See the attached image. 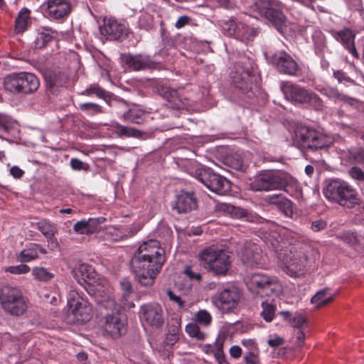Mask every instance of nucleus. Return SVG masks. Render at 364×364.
Instances as JSON below:
<instances>
[{"instance_id": "aec40b11", "label": "nucleus", "mask_w": 364, "mask_h": 364, "mask_svg": "<svg viewBox=\"0 0 364 364\" xmlns=\"http://www.w3.org/2000/svg\"><path fill=\"white\" fill-rule=\"evenodd\" d=\"M156 92L166 100V106L172 109H185L189 105L188 100L181 95L176 89L166 84L159 83L156 87Z\"/></svg>"}, {"instance_id": "c9c22d12", "label": "nucleus", "mask_w": 364, "mask_h": 364, "mask_svg": "<svg viewBox=\"0 0 364 364\" xmlns=\"http://www.w3.org/2000/svg\"><path fill=\"white\" fill-rule=\"evenodd\" d=\"M333 299V296L330 293V289L324 288L311 297V302L319 308L331 302Z\"/></svg>"}, {"instance_id": "79ce46f5", "label": "nucleus", "mask_w": 364, "mask_h": 364, "mask_svg": "<svg viewBox=\"0 0 364 364\" xmlns=\"http://www.w3.org/2000/svg\"><path fill=\"white\" fill-rule=\"evenodd\" d=\"M79 109L90 115H95L103 112L102 107L94 102L81 103L79 105Z\"/></svg>"}, {"instance_id": "338daca9", "label": "nucleus", "mask_w": 364, "mask_h": 364, "mask_svg": "<svg viewBox=\"0 0 364 364\" xmlns=\"http://www.w3.org/2000/svg\"><path fill=\"white\" fill-rule=\"evenodd\" d=\"M161 36L165 48H171L174 46V40L169 36L164 28L161 29Z\"/></svg>"}, {"instance_id": "423d86ee", "label": "nucleus", "mask_w": 364, "mask_h": 364, "mask_svg": "<svg viewBox=\"0 0 364 364\" xmlns=\"http://www.w3.org/2000/svg\"><path fill=\"white\" fill-rule=\"evenodd\" d=\"M294 141L300 149L311 152L326 149L331 144V141L328 136L309 126L303 124L296 126Z\"/></svg>"}, {"instance_id": "a878e982", "label": "nucleus", "mask_w": 364, "mask_h": 364, "mask_svg": "<svg viewBox=\"0 0 364 364\" xmlns=\"http://www.w3.org/2000/svg\"><path fill=\"white\" fill-rule=\"evenodd\" d=\"M309 253V252H301L296 255V258L291 259L286 264L287 274L294 277L304 274L308 263L312 260Z\"/></svg>"}, {"instance_id": "473e14b6", "label": "nucleus", "mask_w": 364, "mask_h": 364, "mask_svg": "<svg viewBox=\"0 0 364 364\" xmlns=\"http://www.w3.org/2000/svg\"><path fill=\"white\" fill-rule=\"evenodd\" d=\"M112 127L115 134L119 137L141 138L144 134V133L139 129L123 126L118 122H114Z\"/></svg>"}, {"instance_id": "f3484780", "label": "nucleus", "mask_w": 364, "mask_h": 364, "mask_svg": "<svg viewBox=\"0 0 364 364\" xmlns=\"http://www.w3.org/2000/svg\"><path fill=\"white\" fill-rule=\"evenodd\" d=\"M104 320V330L112 338H119L127 333V316L119 309H113L112 313L105 316Z\"/></svg>"}, {"instance_id": "de8ad7c7", "label": "nucleus", "mask_w": 364, "mask_h": 364, "mask_svg": "<svg viewBox=\"0 0 364 364\" xmlns=\"http://www.w3.org/2000/svg\"><path fill=\"white\" fill-rule=\"evenodd\" d=\"M323 94L328 97L341 101H346L347 96L339 92L338 89L332 87H327L323 89Z\"/></svg>"}, {"instance_id": "49530a36", "label": "nucleus", "mask_w": 364, "mask_h": 364, "mask_svg": "<svg viewBox=\"0 0 364 364\" xmlns=\"http://www.w3.org/2000/svg\"><path fill=\"white\" fill-rule=\"evenodd\" d=\"M16 121L13 118L4 113H0V129L5 132H9L14 128Z\"/></svg>"}, {"instance_id": "412c9836", "label": "nucleus", "mask_w": 364, "mask_h": 364, "mask_svg": "<svg viewBox=\"0 0 364 364\" xmlns=\"http://www.w3.org/2000/svg\"><path fill=\"white\" fill-rule=\"evenodd\" d=\"M154 262L150 259L149 262L147 260L142 262L139 270V269L135 268L134 255L132 257L130 260L132 272L134 275L135 281L141 287H149L153 286L156 275L161 272V269H159L157 271L154 269Z\"/></svg>"}, {"instance_id": "052dcab7", "label": "nucleus", "mask_w": 364, "mask_h": 364, "mask_svg": "<svg viewBox=\"0 0 364 364\" xmlns=\"http://www.w3.org/2000/svg\"><path fill=\"white\" fill-rule=\"evenodd\" d=\"M351 158L358 164L364 165V147H360L350 153Z\"/></svg>"}, {"instance_id": "393cba45", "label": "nucleus", "mask_w": 364, "mask_h": 364, "mask_svg": "<svg viewBox=\"0 0 364 364\" xmlns=\"http://www.w3.org/2000/svg\"><path fill=\"white\" fill-rule=\"evenodd\" d=\"M43 77L46 88L52 94H57L58 88L65 86L69 80L68 72L60 69L46 70Z\"/></svg>"}, {"instance_id": "0eeeda50", "label": "nucleus", "mask_w": 364, "mask_h": 364, "mask_svg": "<svg viewBox=\"0 0 364 364\" xmlns=\"http://www.w3.org/2000/svg\"><path fill=\"white\" fill-rule=\"evenodd\" d=\"M203 267L215 276L227 275L230 267V257L218 247L210 246L201 250L198 255Z\"/></svg>"}, {"instance_id": "2eb2a0df", "label": "nucleus", "mask_w": 364, "mask_h": 364, "mask_svg": "<svg viewBox=\"0 0 364 364\" xmlns=\"http://www.w3.org/2000/svg\"><path fill=\"white\" fill-rule=\"evenodd\" d=\"M120 60L126 69L134 72L156 70L160 65V63L156 61L151 55L145 53H121Z\"/></svg>"}, {"instance_id": "20e7f679", "label": "nucleus", "mask_w": 364, "mask_h": 364, "mask_svg": "<svg viewBox=\"0 0 364 364\" xmlns=\"http://www.w3.org/2000/svg\"><path fill=\"white\" fill-rule=\"evenodd\" d=\"M73 274L75 279L97 304H101L105 308L114 305V301L109 299L108 295L101 290V287L98 284L95 285L97 274L91 265L81 264L73 270Z\"/></svg>"}, {"instance_id": "680f3d73", "label": "nucleus", "mask_w": 364, "mask_h": 364, "mask_svg": "<svg viewBox=\"0 0 364 364\" xmlns=\"http://www.w3.org/2000/svg\"><path fill=\"white\" fill-rule=\"evenodd\" d=\"M290 322L294 328H300L306 323V318L301 314H296L294 317L290 319Z\"/></svg>"}, {"instance_id": "09e8293b", "label": "nucleus", "mask_w": 364, "mask_h": 364, "mask_svg": "<svg viewBox=\"0 0 364 364\" xmlns=\"http://www.w3.org/2000/svg\"><path fill=\"white\" fill-rule=\"evenodd\" d=\"M196 321L201 325L208 326L212 321V316L208 311L199 310L196 314Z\"/></svg>"}, {"instance_id": "cd10ccee", "label": "nucleus", "mask_w": 364, "mask_h": 364, "mask_svg": "<svg viewBox=\"0 0 364 364\" xmlns=\"http://www.w3.org/2000/svg\"><path fill=\"white\" fill-rule=\"evenodd\" d=\"M268 201L270 204L275 205L277 209L287 218H291L294 215L293 203L291 200L280 195L269 196Z\"/></svg>"}, {"instance_id": "37998d69", "label": "nucleus", "mask_w": 364, "mask_h": 364, "mask_svg": "<svg viewBox=\"0 0 364 364\" xmlns=\"http://www.w3.org/2000/svg\"><path fill=\"white\" fill-rule=\"evenodd\" d=\"M186 332L190 337L194 338L198 341L204 340L205 335L202 332L198 326L195 323H189L186 326Z\"/></svg>"}, {"instance_id": "6ab92c4d", "label": "nucleus", "mask_w": 364, "mask_h": 364, "mask_svg": "<svg viewBox=\"0 0 364 364\" xmlns=\"http://www.w3.org/2000/svg\"><path fill=\"white\" fill-rule=\"evenodd\" d=\"M173 211L178 214H186L198 208V200L193 191L181 188L175 191L174 199L171 202Z\"/></svg>"}, {"instance_id": "9d476101", "label": "nucleus", "mask_w": 364, "mask_h": 364, "mask_svg": "<svg viewBox=\"0 0 364 364\" xmlns=\"http://www.w3.org/2000/svg\"><path fill=\"white\" fill-rule=\"evenodd\" d=\"M67 306L69 311L68 317L74 324H85L92 318V305L75 290L69 292Z\"/></svg>"}, {"instance_id": "e2e57ef3", "label": "nucleus", "mask_w": 364, "mask_h": 364, "mask_svg": "<svg viewBox=\"0 0 364 364\" xmlns=\"http://www.w3.org/2000/svg\"><path fill=\"white\" fill-rule=\"evenodd\" d=\"M73 230L78 234L90 235L85 220L77 222L73 226Z\"/></svg>"}, {"instance_id": "5701e85b", "label": "nucleus", "mask_w": 364, "mask_h": 364, "mask_svg": "<svg viewBox=\"0 0 364 364\" xmlns=\"http://www.w3.org/2000/svg\"><path fill=\"white\" fill-rule=\"evenodd\" d=\"M141 319L154 328H160L164 323V311L157 303L145 304L141 306Z\"/></svg>"}, {"instance_id": "2f4dec72", "label": "nucleus", "mask_w": 364, "mask_h": 364, "mask_svg": "<svg viewBox=\"0 0 364 364\" xmlns=\"http://www.w3.org/2000/svg\"><path fill=\"white\" fill-rule=\"evenodd\" d=\"M314 52L316 55L323 58L324 50L326 48V39L324 34L319 29H314L311 34Z\"/></svg>"}, {"instance_id": "a18cd8bd", "label": "nucleus", "mask_w": 364, "mask_h": 364, "mask_svg": "<svg viewBox=\"0 0 364 364\" xmlns=\"http://www.w3.org/2000/svg\"><path fill=\"white\" fill-rule=\"evenodd\" d=\"M38 252L36 250L32 247V244L29 248L23 250L18 255V258L21 262H31L38 258Z\"/></svg>"}, {"instance_id": "774afa93", "label": "nucleus", "mask_w": 364, "mask_h": 364, "mask_svg": "<svg viewBox=\"0 0 364 364\" xmlns=\"http://www.w3.org/2000/svg\"><path fill=\"white\" fill-rule=\"evenodd\" d=\"M333 77L337 79L339 82H353V80H352L350 77H348L346 73L343 70H336L333 72Z\"/></svg>"}, {"instance_id": "72a5a7b5", "label": "nucleus", "mask_w": 364, "mask_h": 364, "mask_svg": "<svg viewBox=\"0 0 364 364\" xmlns=\"http://www.w3.org/2000/svg\"><path fill=\"white\" fill-rule=\"evenodd\" d=\"M30 14L31 11L26 7L22 8L19 11L15 20L16 33H23L27 29Z\"/></svg>"}, {"instance_id": "a19ab883", "label": "nucleus", "mask_w": 364, "mask_h": 364, "mask_svg": "<svg viewBox=\"0 0 364 364\" xmlns=\"http://www.w3.org/2000/svg\"><path fill=\"white\" fill-rule=\"evenodd\" d=\"M262 311L261 312V316L267 322H271L275 315L276 306L269 303L268 301H262L261 304Z\"/></svg>"}, {"instance_id": "b1692460", "label": "nucleus", "mask_w": 364, "mask_h": 364, "mask_svg": "<svg viewBox=\"0 0 364 364\" xmlns=\"http://www.w3.org/2000/svg\"><path fill=\"white\" fill-rule=\"evenodd\" d=\"M250 285L256 289V293L260 296H271L277 291V280L267 275L254 274L250 279Z\"/></svg>"}, {"instance_id": "1a4fd4ad", "label": "nucleus", "mask_w": 364, "mask_h": 364, "mask_svg": "<svg viewBox=\"0 0 364 364\" xmlns=\"http://www.w3.org/2000/svg\"><path fill=\"white\" fill-rule=\"evenodd\" d=\"M282 91L286 99L295 105L316 110L321 109L323 107V101L317 94L299 85H285L282 87Z\"/></svg>"}, {"instance_id": "c756f323", "label": "nucleus", "mask_w": 364, "mask_h": 364, "mask_svg": "<svg viewBox=\"0 0 364 364\" xmlns=\"http://www.w3.org/2000/svg\"><path fill=\"white\" fill-rule=\"evenodd\" d=\"M56 35L57 31L50 27H43L38 29L34 41L35 48L40 49L45 47Z\"/></svg>"}, {"instance_id": "bf43d9fd", "label": "nucleus", "mask_w": 364, "mask_h": 364, "mask_svg": "<svg viewBox=\"0 0 364 364\" xmlns=\"http://www.w3.org/2000/svg\"><path fill=\"white\" fill-rule=\"evenodd\" d=\"M29 271L30 267L24 264H21L16 266H11L7 268V272L15 274H25Z\"/></svg>"}, {"instance_id": "f8f14e48", "label": "nucleus", "mask_w": 364, "mask_h": 364, "mask_svg": "<svg viewBox=\"0 0 364 364\" xmlns=\"http://www.w3.org/2000/svg\"><path fill=\"white\" fill-rule=\"evenodd\" d=\"M191 174L210 191L226 195L231 191V183L225 177L213 171L210 168H198Z\"/></svg>"}, {"instance_id": "f704fd0d", "label": "nucleus", "mask_w": 364, "mask_h": 364, "mask_svg": "<svg viewBox=\"0 0 364 364\" xmlns=\"http://www.w3.org/2000/svg\"><path fill=\"white\" fill-rule=\"evenodd\" d=\"M82 95H95L98 98L103 99L107 104H109L110 100L114 97L113 94L106 91L97 84L91 85L90 87L82 92Z\"/></svg>"}, {"instance_id": "ddd939ff", "label": "nucleus", "mask_w": 364, "mask_h": 364, "mask_svg": "<svg viewBox=\"0 0 364 364\" xmlns=\"http://www.w3.org/2000/svg\"><path fill=\"white\" fill-rule=\"evenodd\" d=\"M242 297L240 289L234 285H228L217 291L211 297L213 305L222 314L234 313Z\"/></svg>"}, {"instance_id": "c03bdc74", "label": "nucleus", "mask_w": 364, "mask_h": 364, "mask_svg": "<svg viewBox=\"0 0 364 364\" xmlns=\"http://www.w3.org/2000/svg\"><path fill=\"white\" fill-rule=\"evenodd\" d=\"M104 217L90 218L86 220L90 235L95 233L101 230L100 225L105 222Z\"/></svg>"}, {"instance_id": "4be33fe9", "label": "nucleus", "mask_w": 364, "mask_h": 364, "mask_svg": "<svg viewBox=\"0 0 364 364\" xmlns=\"http://www.w3.org/2000/svg\"><path fill=\"white\" fill-rule=\"evenodd\" d=\"M100 30L101 34L109 41H122L128 37L129 33V29L125 23L112 18H105Z\"/></svg>"}, {"instance_id": "864d4df0", "label": "nucleus", "mask_w": 364, "mask_h": 364, "mask_svg": "<svg viewBox=\"0 0 364 364\" xmlns=\"http://www.w3.org/2000/svg\"><path fill=\"white\" fill-rule=\"evenodd\" d=\"M179 338L178 329L176 326H171L168 328V333L166 335L167 343L169 345L173 346L176 343Z\"/></svg>"}, {"instance_id": "9b49d317", "label": "nucleus", "mask_w": 364, "mask_h": 364, "mask_svg": "<svg viewBox=\"0 0 364 364\" xmlns=\"http://www.w3.org/2000/svg\"><path fill=\"white\" fill-rule=\"evenodd\" d=\"M165 251L163 248L159 247V242L156 240H149L144 242L141 245L134 253V264L135 268L140 269L142 262L149 259L154 262V266L156 271L161 269L165 262Z\"/></svg>"}, {"instance_id": "ea45409f", "label": "nucleus", "mask_w": 364, "mask_h": 364, "mask_svg": "<svg viewBox=\"0 0 364 364\" xmlns=\"http://www.w3.org/2000/svg\"><path fill=\"white\" fill-rule=\"evenodd\" d=\"M32 274L34 278L40 282H49L54 278V274L49 272L46 268L36 267L32 269Z\"/></svg>"}, {"instance_id": "39448f33", "label": "nucleus", "mask_w": 364, "mask_h": 364, "mask_svg": "<svg viewBox=\"0 0 364 364\" xmlns=\"http://www.w3.org/2000/svg\"><path fill=\"white\" fill-rule=\"evenodd\" d=\"M323 193L327 200L344 208H353L359 204L360 199L356 190L339 178L326 180Z\"/></svg>"}, {"instance_id": "dca6fc26", "label": "nucleus", "mask_w": 364, "mask_h": 364, "mask_svg": "<svg viewBox=\"0 0 364 364\" xmlns=\"http://www.w3.org/2000/svg\"><path fill=\"white\" fill-rule=\"evenodd\" d=\"M267 62L279 73L295 76L299 70V66L292 57L286 51L277 50L271 54H265Z\"/></svg>"}, {"instance_id": "5fc2aeb1", "label": "nucleus", "mask_w": 364, "mask_h": 364, "mask_svg": "<svg viewBox=\"0 0 364 364\" xmlns=\"http://www.w3.org/2000/svg\"><path fill=\"white\" fill-rule=\"evenodd\" d=\"M235 21L230 18L223 22L222 25L223 33L228 36H232V34L235 33Z\"/></svg>"}, {"instance_id": "603ef678", "label": "nucleus", "mask_w": 364, "mask_h": 364, "mask_svg": "<svg viewBox=\"0 0 364 364\" xmlns=\"http://www.w3.org/2000/svg\"><path fill=\"white\" fill-rule=\"evenodd\" d=\"M122 117L125 121L132 123L139 124L142 122L141 114L136 111L129 109L123 114Z\"/></svg>"}, {"instance_id": "a211bd4d", "label": "nucleus", "mask_w": 364, "mask_h": 364, "mask_svg": "<svg viewBox=\"0 0 364 364\" xmlns=\"http://www.w3.org/2000/svg\"><path fill=\"white\" fill-rule=\"evenodd\" d=\"M43 15L50 20L63 22L73 6L70 0H47L42 5Z\"/></svg>"}, {"instance_id": "3c124183", "label": "nucleus", "mask_w": 364, "mask_h": 364, "mask_svg": "<svg viewBox=\"0 0 364 364\" xmlns=\"http://www.w3.org/2000/svg\"><path fill=\"white\" fill-rule=\"evenodd\" d=\"M120 289L122 293V296L124 299H127L129 298L130 295L132 294V285L129 279L127 278H123L119 282Z\"/></svg>"}, {"instance_id": "f257e3e1", "label": "nucleus", "mask_w": 364, "mask_h": 364, "mask_svg": "<svg viewBox=\"0 0 364 364\" xmlns=\"http://www.w3.org/2000/svg\"><path fill=\"white\" fill-rule=\"evenodd\" d=\"M230 78L235 97L248 105H255L259 90L252 69L243 63L237 62L230 73Z\"/></svg>"}, {"instance_id": "4468645a", "label": "nucleus", "mask_w": 364, "mask_h": 364, "mask_svg": "<svg viewBox=\"0 0 364 364\" xmlns=\"http://www.w3.org/2000/svg\"><path fill=\"white\" fill-rule=\"evenodd\" d=\"M0 303L3 309L13 316L22 315L27 309V303L21 290L10 285L0 289Z\"/></svg>"}, {"instance_id": "13d9d810", "label": "nucleus", "mask_w": 364, "mask_h": 364, "mask_svg": "<svg viewBox=\"0 0 364 364\" xmlns=\"http://www.w3.org/2000/svg\"><path fill=\"white\" fill-rule=\"evenodd\" d=\"M70 164L71 168L75 171H87L89 169V165L87 164L82 162L77 158H72Z\"/></svg>"}, {"instance_id": "4d7b16f0", "label": "nucleus", "mask_w": 364, "mask_h": 364, "mask_svg": "<svg viewBox=\"0 0 364 364\" xmlns=\"http://www.w3.org/2000/svg\"><path fill=\"white\" fill-rule=\"evenodd\" d=\"M213 355L218 364H228L225 360V356L223 351V343H215V349L213 351Z\"/></svg>"}, {"instance_id": "6e6d98bb", "label": "nucleus", "mask_w": 364, "mask_h": 364, "mask_svg": "<svg viewBox=\"0 0 364 364\" xmlns=\"http://www.w3.org/2000/svg\"><path fill=\"white\" fill-rule=\"evenodd\" d=\"M245 364H260L259 351H247L243 357Z\"/></svg>"}, {"instance_id": "8fccbe9b", "label": "nucleus", "mask_w": 364, "mask_h": 364, "mask_svg": "<svg viewBox=\"0 0 364 364\" xmlns=\"http://www.w3.org/2000/svg\"><path fill=\"white\" fill-rule=\"evenodd\" d=\"M350 177L358 183L364 182V171L358 166L350 168L348 171Z\"/></svg>"}, {"instance_id": "58836bf2", "label": "nucleus", "mask_w": 364, "mask_h": 364, "mask_svg": "<svg viewBox=\"0 0 364 364\" xmlns=\"http://www.w3.org/2000/svg\"><path fill=\"white\" fill-rule=\"evenodd\" d=\"M154 16L148 12H142L138 20V26L140 29L150 31L154 29Z\"/></svg>"}, {"instance_id": "f03ea898", "label": "nucleus", "mask_w": 364, "mask_h": 364, "mask_svg": "<svg viewBox=\"0 0 364 364\" xmlns=\"http://www.w3.org/2000/svg\"><path fill=\"white\" fill-rule=\"evenodd\" d=\"M248 11L252 15L265 18L281 34L287 28V17L284 14V4L278 0H250L246 2Z\"/></svg>"}, {"instance_id": "c85d7f7f", "label": "nucleus", "mask_w": 364, "mask_h": 364, "mask_svg": "<svg viewBox=\"0 0 364 364\" xmlns=\"http://www.w3.org/2000/svg\"><path fill=\"white\" fill-rule=\"evenodd\" d=\"M260 258L259 250L255 245L245 247L241 251V259L246 266L256 267L259 264Z\"/></svg>"}, {"instance_id": "0e129e2a", "label": "nucleus", "mask_w": 364, "mask_h": 364, "mask_svg": "<svg viewBox=\"0 0 364 364\" xmlns=\"http://www.w3.org/2000/svg\"><path fill=\"white\" fill-rule=\"evenodd\" d=\"M227 164H229L230 166H231L233 169H235L236 171H245L243 161L240 158H237V159L229 158V159H227Z\"/></svg>"}, {"instance_id": "6e6552de", "label": "nucleus", "mask_w": 364, "mask_h": 364, "mask_svg": "<svg viewBox=\"0 0 364 364\" xmlns=\"http://www.w3.org/2000/svg\"><path fill=\"white\" fill-rule=\"evenodd\" d=\"M40 86L36 75L28 72L14 73L4 79V87L14 95H27L35 92Z\"/></svg>"}, {"instance_id": "7c9ffc66", "label": "nucleus", "mask_w": 364, "mask_h": 364, "mask_svg": "<svg viewBox=\"0 0 364 364\" xmlns=\"http://www.w3.org/2000/svg\"><path fill=\"white\" fill-rule=\"evenodd\" d=\"M227 210L230 213L232 218L243 220L247 222L255 223L259 218L250 212L248 210L235 205H229Z\"/></svg>"}, {"instance_id": "bb28decb", "label": "nucleus", "mask_w": 364, "mask_h": 364, "mask_svg": "<svg viewBox=\"0 0 364 364\" xmlns=\"http://www.w3.org/2000/svg\"><path fill=\"white\" fill-rule=\"evenodd\" d=\"M332 36L339 41L346 48L353 56L358 58V53L355 49L354 43L355 35L350 28H345L341 31H331Z\"/></svg>"}, {"instance_id": "69168bd1", "label": "nucleus", "mask_w": 364, "mask_h": 364, "mask_svg": "<svg viewBox=\"0 0 364 364\" xmlns=\"http://www.w3.org/2000/svg\"><path fill=\"white\" fill-rule=\"evenodd\" d=\"M326 228L327 223L324 220L319 219L311 222V229L315 232L323 230Z\"/></svg>"}, {"instance_id": "4c0bfd02", "label": "nucleus", "mask_w": 364, "mask_h": 364, "mask_svg": "<svg viewBox=\"0 0 364 364\" xmlns=\"http://www.w3.org/2000/svg\"><path fill=\"white\" fill-rule=\"evenodd\" d=\"M37 229L41 231L46 238L50 239L57 232L55 225L46 220H41L36 224Z\"/></svg>"}, {"instance_id": "e433bc0d", "label": "nucleus", "mask_w": 364, "mask_h": 364, "mask_svg": "<svg viewBox=\"0 0 364 364\" xmlns=\"http://www.w3.org/2000/svg\"><path fill=\"white\" fill-rule=\"evenodd\" d=\"M260 29L259 28L250 27L243 23L241 26L240 35H239V41L247 43L253 41V39L259 35Z\"/></svg>"}, {"instance_id": "7ed1b4c3", "label": "nucleus", "mask_w": 364, "mask_h": 364, "mask_svg": "<svg viewBox=\"0 0 364 364\" xmlns=\"http://www.w3.org/2000/svg\"><path fill=\"white\" fill-rule=\"evenodd\" d=\"M295 178L284 171L262 170L257 173L252 182L250 190L252 191H287L295 183Z\"/></svg>"}]
</instances>
